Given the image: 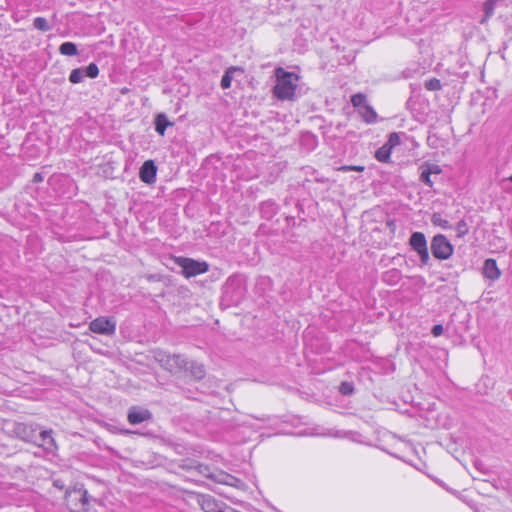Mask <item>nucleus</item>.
<instances>
[{
    "label": "nucleus",
    "instance_id": "f257e3e1",
    "mask_svg": "<svg viewBox=\"0 0 512 512\" xmlns=\"http://www.w3.org/2000/svg\"><path fill=\"white\" fill-rule=\"evenodd\" d=\"M274 75L276 84L272 89L273 95L281 101L295 100L300 76L296 73L288 72L282 67H277Z\"/></svg>",
    "mask_w": 512,
    "mask_h": 512
},
{
    "label": "nucleus",
    "instance_id": "f03ea898",
    "mask_svg": "<svg viewBox=\"0 0 512 512\" xmlns=\"http://www.w3.org/2000/svg\"><path fill=\"white\" fill-rule=\"evenodd\" d=\"M154 360L166 371L177 374L188 365V360L181 354H168L162 350L153 351Z\"/></svg>",
    "mask_w": 512,
    "mask_h": 512
},
{
    "label": "nucleus",
    "instance_id": "7ed1b4c3",
    "mask_svg": "<svg viewBox=\"0 0 512 512\" xmlns=\"http://www.w3.org/2000/svg\"><path fill=\"white\" fill-rule=\"evenodd\" d=\"M65 501L71 512H87L89 510L88 492L82 487L67 491Z\"/></svg>",
    "mask_w": 512,
    "mask_h": 512
},
{
    "label": "nucleus",
    "instance_id": "20e7f679",
    "mask_svg": "<svg viewBox=\"0 0 512 512\" xmlns=\"http://www.w3.org/2000/svg\"><path fill=\"white\" fill-rule=\"evenodd\" d=\"M175 263L182 268V274L186 278H191L206 273L209 269L207 262L197 261L187 257H176Z\"/></svg>",
    "mask_w": 512,
    "mask_h": 512
},
{
    "label": "nucleus",
    "instance_id": "39448f33",
    "mask_svg": "<svg viewBox=\"0 0 512 512\" xmlns=\"http://www.w3.org/2000/svg\"><path fill=\"white\" fill-rule=\"evenodd\" d=\"M431 251L435 258L446 260L453 253V246L442 234L435 235L431 241Z\"/></svg>",
    "mask_w": 512,
    "mask_h": 512
},
{
    "label": "nucleus",
    "instance_id": "423d86ee",
    "mask_svg": "<svg viewBox=\"0 0 512 512\" xmlns=\"http://www.w3.org/2000/svg\"><path fill=\"white\" fill-rule=\"evenodd\" d=\"M38 430L39 429L37 425L16 423L14 425L13 432L19 439L25 442L37 443Z\"/></svg>",
    "mask_w": 512,
    "mask_h": 512
},
{
    "label": "nucleus",
    "instance_id": "0eeeda50",
    "mask_svg": "<svg viewBox=\"0 0 512 512\" xmlns=\"http://www.w3.org/2000/svg\"><path fill=\"white\" fill-rule=\"evenodd\" d=\"M411 247L419 254L422 264L426 265L430 259L425 235L414 232L410 237Z\"/></svg>",
    "mask_w": 512,
    "mask_h": 512
},
{
    "label": "nucleus",
    "instance_id": "6e6552de",
    "mask_svg": "<svg viewBox=\"0 0 512 512\" xmlns=\"http://www.w3.org/2000/svg\"><path fill=\"white\" fill-rule=\"evenodd\" d=\"M89 328L97 334L113 335L116 330V322L112 318L98 317L91 321Z\"/></svg>",
    "mask_w": 512,
    "mask_h": 512
},
{
    "label": "nucleus",
    "instance_id": "1a4fd4ad",
    "mask_svg": "<svg viewBox=\"0 0 512 512\" xmlns=\"http://www.w3.org/2000/svg\"><path fill=\"white\" fill-rule=\"evenodd\" d=\"M214 482L219 484H224L232 487H236L240 490H246L247 485L241 481L240 479L236 478L233 475H230L222 470L217 472V475L214 477Z\"/></svg>",
    "mask_w": 512,
    "mask_h": 512
},
{
    "label": "nucleus",
    "instance_id": "9d476101",
    "mask_svg": "<svg viewBox=\"0 0 512 512\" xmlns=\"http://www.w3.org/2000/svg\"><path fill=\"white\" fill-rule=\"evenodd\" d=\"M197 502L204 512H223L220 503L211 495L198 494Z\"/></svg>",
    "mask_w": 512,
    "mask_h": 512
},
{
    "label": "nucleus",
    "instance_id": "9b49d317",
    "mask_svg": "<svg viewBox=\"0 0 512 512\" xmlns=\"http://www.w3.org/2000/svg\"><path fill=\"white\" fill-rule=\"evenodd\" d=\"M157 167L152 160H147L140 168V179L146 184H152L156 180Z\"/></svg>",
    "mask_w": 512,
    "mask_h": 512
},
{
    "label": "nucleus",
    "instance_id": "f8f14e48",
    "mask_svg": "<svg viewBox=\"0 0 512 512\" xmlns=\"http://www.w3.org/2000/svg\"><path fill=\"white\" fill-rule=\"evenodd\" d=\"M36 444L49 452H52L57 448L56 442L52 437V430H43L39 432Z\"/></svg>",
    "mask_w": 512,
    "mask_h": 512
},
{
    "label": "nucleus",
    "instance_id": "ddd939ff",
    "mask_svg": "<svg viewBox=\"0 0 512 512\" xmlns=\"http://www.w3.org/2000/svg\"><path fill=\"white\" fill-rule=\"evenodd\" d=\"M152 414L147 409L131 408L128 412L127 418L130 424H139L151 418Z\"/></svg>",
    "mask_w": 512,
    "mask_h": 512
},
{
    "label": "nucleus",
    "instance_id": "4468645a",
    "mask_svg": "<svg viewBox=\"0 0 512 512\" xmlns=\"http://www.w3.org/2000/svg\"><path fill=\"white\" fill-rule=\"evenodd\" d=\"M483 275L490 280H497L500 277L501 272L494 259L485 260L483 266Z\"/></svg>",
    "mask_w": 512,
    "mask_h": 512
},
{
    "label": "nucleus",
    "instance_id": "2eb2a0df",
    "mask_svg": "<svg viewBox=\"0 0 512 512\" xmlns=\"http://www.w3.org/2000/svg\"><path fill=\"white\" fill-rule=\"evenodd\" d=\"M183 371L189 372V374L196 380H201L205 377V368L202 364L195 362V361H189L186 368H184Z\"/></svg>",
    "mask_w": 512,
    "mask_h": 512
},
{
    "label": "nucleus",
    "instance_id": "dca6fc26",
    "mask_svg": "<svg viewBox=\"0 0 512 512\" xmlns=\"http://www.w3.org/2000/svg\"><path fill=\"white\" fill-rule=\"evenodd\" d=\"M237 71H239V72H241V73H242V72H243V69H242V68H240V67L231 66V67H229V68L225 71L224 75L222 76L221 83H220V85H221L222 89H228V88H230V86H231V82H232V79H233V74H234L235 72H237Z\"/></svg>",
    "mask_w": 512,
    "mask_h": 512
},
{
    "label": "nucleus",
    "instance_id": "f3484780",
    "mask_svg": "<svg viewBox=\"0 0 512 512\" xmlns=\"http://www.w3.org/2000/svg\"><path fill=\"white\" fill-rule=\"evenodd\" d=\"M172 123L168 121L165 114H158L155 118V130L156 132L163 136L165 134V130L168 126H171Z\"/></svg>",
    "mask_w": 512,
    "mask_h": 512
},
{
    "label": "nucleus",
    "instance_id": "a211bd4d",
    "mask_svg": "<svg viewBox=\"0 0 512 512\" xmlns=\"http://www.w3.org/2000/svg\"><path fill=\"white\" fill-rule=\"evenodd\" d=\"M359 113L363 120L367 123L375 122L377 118V113L370 105H363V107L359 110Z\"/></svg>",
    "mask_w": 512,
    "mask_h": 512
},
{
    "label": "nucleus",
    "instance_id": "6ab92c4d",
    "mask_svg": "<svg viewBox=\"0 0 512 512\" xmlns=\"http://www.w3.org/2000/svg\"><path fill=\"white\" fill-rule=\"evenodd\" d=\"M59 52L65 56H75L78 54L77 46L72 42H64L59 47Z\"/></svg>",
    "mask_w": 512,
    "mask_h": 512
},
{
    "label": "nucleus",
    "instance_id": "aec40b11",
    "mask_svg": "<svg viewBox=\"0 0 512 512\" xmlns=\"http://www.w3.org/2000/svg\"><path fill=\"white\" fill-rule=\"evenodd\" d=\"M390 155H391V149L389 146H386L385 144L380 147L376 153H375V158L380 161V162H388L389 159H390Z\"/></svg>",
    "mask_w": 512,
    "mask_h": 512
},
{
    "label": "nucleus",
    "instance_id": "412c9836",
    "mask_svg": "<svg viewBox=\"0 0 512 512\" xmlns=\"http://www.w3.org/2000/svg\"><path fill=\"white\" fill-rule=\"evenodd\" d=\"M431 222L433 225L439 226L443 229H448L451 227L449 222L442 217L441 213H438V212H435L432 214Z\"/></svg>",
    "mask_w": 512,
    "mask_h": 512
},
{
    "label": "nucleus",
    "instance_id": "4be33fe9",
    "mask_svg": "<svg viewBox=\"0 0 512 512\" xmlns=\"http://www.w3.org/2000/svg\"><path fill=\"white\" fill-rule=\"evenodd\" d=\"M195 470L205 476L206 478L208 479H211L214 481V477L217 475V473H213L210 469L209 466L205 465V464H201V463H197L196 466H195Z\"/></svg>",
    "mask_w": 512,
    "mask_h": 512
},
{
    "label": "nucleus",
    "instance_id": "5701e85b",
    "mask_svg": "<svg viewBox=\"0 0 512 512\" xmlns=\"http://www.w3.org/2000/svg\"><path fill=\"white\" fill-rule=\"evenodd\" d=\"M85 77L84 68L73 69L69 76V81L73 84H77L83 81Z\"/></svg>",
    "mask_w": 512,
    "mask_h": 512
},
{
    "label": "nucleus",
    "instance_id": "b1692460",
    "mask_svg": "<svg viewBox=\"0 0 512 512\" xmlns=\"http://www.w3.org/2000/svg\"><path fill=\"white\" fill-rule=\"evenodd\" d=\"M351 103L354 107L358 108V111L363 107V105H367L366 96L362 93L354 94L351 97Z\"/></svg>",
    "mask_w": 512,
    "mask_h": 512
},
{
    "label": "nucleus",
    "instance_id": "393cba45",
    "mask_svg": "<svg viewBox=\"0 0 512 512\" xmlns=\"http://www.w3.org/2000/svg\"><path fill=\"white\" fill-rule=\"evenodd\" d=\"M33 26L35 29L40 30L42 32H47L50 30V26L47 20L43 17H37L33 21Z\"/></svg>",
    "mask_w": 512,
    "mask_h": 512
},
{
    "label": "nucleus",
    "instance_id": "a878e982",
    "mask_svg": "<svg viewBox=\"0 0 512 512\" xmlns=\"http://www.w3.org/2000/svg\"><path fill=\"white\" fill-rule=\"evenodd\" d=\"M421 169V173H420V180L425 183L426 185H428L429 187H432L433 185V182L431 181V174L430 172L427 170V168L424 166V164L420 167Z\"/></svg>",
    "mask_w": 512,
    "mask_h": 512
},
{
    "label": "nucleus",
    "instance_id": "bb28decb",
    "mask_svg": "<svg viewBox=\"0 0 512 512\" xmlns=\"http://www.w3.org/2000/svg\"><path fill=\"white\" fill-rule=\"evenodd\" d=\"M85 76L89 78H96L99 74L98 66L95 63H90L85 69H84Z\"/></svg>",
    "mask_w": 512,
    "mask_h": 512
},
{
    "label": "nucleus",
    "instance_id": "cd10ccee",
    "mask_svg": "<svg viewBox=\"0 0 512 512\" xmlns=\"http://www.w3.org/2000/svg\"><path fill=\"white\" fill-rule=\"evenodd\" d=\"M469 231L468 225L465 220H460L456 225L457 237L465 236Z\"/></svg>",
    "mask_w": 512,
    "mask_h": 512
},
{
    "label": "nucleus",
    "instance_id": "c85d7f7f",
    "mask_svg": "<svg viewBox=\"0 0 512 512\" xmlns=\"http://www.w3.org/2000/svg\"><path fill=\"white\" fill-rule=\"evenodd\" d=\"M425 88L429 91H438L441 89V82L439 79L432 78L425 82Z\"/></svg>",
    "mask_w": 512,
    "mask_h": 512
},
{
    "label": "nucleus",
    "instance_id": "c756f323",
    "mask_svg": "<svg viewBox=\"0 0 512 512\" xmlns=\"http://www.w3.org/2000/svg\"><path fill=\"white\" fill-rule=\"evenodd\" d=\"M399 144H400V136L398 133L394 132V133L390 134L389 139L385 145L389 146L390 149L392 150L393 147H395Z\"/></svg>",
    "mask_w": 512,
    "mask_h": 512
},
{
    "label": "nucleus",
    "instance_id": "7c9ffc66",
    "mask_svg": "<svg viewBox=\"0 0 512 512\" xmlns=\"http://www.w3.org/2000/svg\"><path fill=\"white\" fill-rule=\"evenodd\" d=\"M364 169H365V167L360 166V165H343V166L337 168L338 171H342V172H348V171L363 172Z\"/></svg>",
    "mask_w": 512,
    "mask_h": 512
},
{
    "label": "nucleus",
    "instance_id": "2f4dec72",
    "mask_svg": "<svg viewBox=\"0 0 512 512\" xmlns=\"http://www.w3.org/2000/svg\"><path fill=\"white\" fill-rule=\"evenodd\" d=\"M424 166L427 168V170L430 172V174H440L441 173V168L440 166L436 165V164H428V163H425Z\"/></svg>",
    "mask_w": 512,
    "mask_h": 512
},
{
    "label": "nucleus",
    "instance_id": "473e14b6",
    "mask_svg": "<svg viewBox=\"0 0 512 512\" xmlns=\"http://www.w3.org/2000/svg\"><path fill=\"white\" fill-rule=\"evenodd\" d=\"M340 392L344 395L351 394L353 392V387L350 383L343 382L340 386Z\"/></svg>",
    "mask_w": 512,
    "mask_h": 512
},
{
    "label": "nucleus",
    "instance_id": "72a5a7b5",
    "mask_svg": "<svg viewBox=\"0 0 512 512\" xmlns=\"http://www.w3.org/2000/svg\"><path fill=\"white\" fill-rule=\"evenodd\" d=\"M442 333H443V326L442 325L438 324V325H435L432 328L433 336L438 337V336L442 335Z\"/></svg>",
    "mask_w": 512,
    "mask_h": 512
},
{
    "label": "nucleus",
    "instance_id": "f704fd0d",
    "mask_svg": "<svg viewBox=\"0 0 512 512\" xmlns=\"http://www.w3.org/2000/svg\"><path fill=\"white\" fill-rule=\"evenodd\" d=\"M33 183H40L43 181V176L41 173H35L32 179Z\"/></svg>",
    "mask_w": 512,
    "mask_h": 512
},
{
    "label": "nucleus",
    "instance_id": "c9c22d12",
    "mask_svg": "<svg viewBox=\"0 0 512 512\" xmlns=\"http://www.w3.org/2000/svg\"><path fill=\"white\" fill-rule=\"evenodd\" d=\"M197 463H191V464H183L181 467L186 470H195V466Z\"/></svg>",
    "mask_w": 512,
    "mask_h": 512
},
{
    "label": "nucleus",
    "instance_id": "e433bc0d",
    "mask_svg": "<svg viewBox=\"0 0 512 512\" xmlns=\"http://www.w3.org/2000/svg\"><path fill=\"white\" fill-rule=\"evenodd\" d=\"M508 180H509L510 182H512V175L508 178Z\"/></svg>",
    "mask_w": 512,
    "mask_h": 512
}]
</instances>
